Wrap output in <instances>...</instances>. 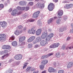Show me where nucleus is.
Segmentation results:
<instances>
[{"mask_svg": "<svg viewBox=\"0 0 73 73\" xmlns=\"http://www.w3.org/2000/svg\"><path fill=\"white\" fill-rule=\"evenodd\" d=\"M48 43L47 42L45 41V40H42L40 42V44L41 46H45V45L46 44H48Z\"/></svg>", "mask_w": 73, "mask_h": 73, "instance_id": "obj_10", "label": "nucleus"}, {"mask_svg": "<svg viewBox=\"0 0 73 73\" xmlns=\"http://www.w3.org/2000/svg\"><path fill=\"white\" fill-rule=\"evenodd\" d=\"M15 36H12L10 38L9 40V42H12V40H15Z\"/></svg>", "mask_w": 73, "mask_h": 73, "instance_id": "obj_23", "label": "nucleus"}, {"mask_svg": "<svg viewBox=\"0 0 73 73\" xmlns=\"http://www.w3.org/2000/svg\"><path fill=\"white\" fill-rule=\"evenodd\" d=\"M41 73H46V70L43 71Z\"/></svg>", "mask_w": 73, "mask_h": 73, "instance_id": "obj_57", "label": "nucleus"}, {"mask_svg": "<svg viewBox=\"0 0 73 73\" xmlns=\"http://www.w3.org/2000/svg\"><path fill=\"white\" fill-rule=\"evenodd\" d=\"M72 49V46L70 47H67L66 48V49L67 50L68 49Z\"/></svg>", "mask_w": 73, "mask_h": 73, "instance_id": "obj_53", "label": "nucleus"}, {"mask_svg": "<svg viewBox=\"0 0 73 73\" xmlns=\"http://www.w3.org/2000/svg\"><path fill=\"white\" fill-rule=\"evenodd\" d=\"M37 25H38V26H41L42 25V23L41 22L39 21H38Z\"/></svg>", "mask_w": 73, "mask_h": 73, "instance_id": "obj_36", "label": "nucleus"}, {"mask_svg": "<svg viewBox=\"0 0 73 73\" xmlns=\"http://www.w3.org/2000/svg\"><path fill=\"white\" fill-rule=\"evenodd\" d=\"M8 50H5L4 52V53H8Z\"/></svg>", "mask_w": 73, "mask_h": 73, "instance_id": "obj_55", "label": "nucleus"}, {"mask_svg": "<svg viewBox=\"0 0 73 73\" xmlns=\"http://www.w3.org/2000/svg\"><path fill=\"white\" fill-rule=\"evenodd\" d=\"M58 18H61V16L63 15V11L62 10H60L58 11Z\"/></svg>", "mask_w": 73, "mask_h": 73, "instance_id": "obj_15", "label": "nucleus"}, {"mask_svg": "<svg viewBox=\"0 0 73 73\" xmlns=\"http://www.w3.org/2000/svg\"><path fill=\"white\" fill-rule=\"evenodd\" d=\"M54 48H57V47H58L59 45H60V44L58 43H54Z\"/></svg>", "mask_w": 73, "mask_h": 73, "instance_id": "obj_26", "label": "nucleus"}, {"mask_svg": "<svg viewBox=\"0 0 73 73\" xmlns=\"http://www.w3.org/2000/svg\"><path fill=\"white\" fill-rule=\"evenodd\" d=\"M40 47V46H39V45L36 44L35 46L34 47V48H38V47Z\"/></svg>", "mask_w": 73, "mask_h": 73, "instance_id": "obj_41", "label": "nucleus"}, {"mask_svg": "<svg viewBox=\"0 0 73 73\" xmlns=\"http://www.w3.org/2000/svg\"><path fill=\"white\" fill-rule=\"evenodd\" d=\"M23 58V56L21 54H18V55H16L14 57V58L16 60H21Z\"/></svg>", "mask_w": 73, "mask_h": 73, "instance_id": "obj_2", "label": "nucleus"}, {"mask_svg": "<svg viewBox=\"0 0 73 73\" xmlns=\"http://www.w3.org/2000/svg\"><path fill=\"white\" fill-rule=\"evenodd\" d=\"M40 13L39 11H37L36 12H35L34 14L33 15V18H37L38 17V14Z\"/></svg>", "mask_w": 73, "mask_h": 73, "instance_id": "obj_11", "label": "nucleus"}, {"mask_svg": "<svg viewBox=\"0 0 73 73\" xmlns=\"http://www.w3.org/2000/svg\"><path fill=\"white\" fill-rule=\"evenodd\" d=\"M13 70L11 69H9V72H13Z\"/></svg>", "mask_w": 73, "mask_h": 73, "instance_id": "obj_52", "label": "nucleus"}, {"mask_svg": "<svg viewBox=\"0 0 73 73\" xmlns=\"http://www.w3.org/2000/svg\"><path fill=\"white\" fill-rule=\"evenodd\" d=\"M35 40L37 42H39L41 41V38L40 36H38L36 38Z\"/></svg>", "mask_w": 73, "mask_h": 73, "instance_id": "obj_21", "label": "nucleus"}, {"mask_svg": "<svg viewBox=\"0 0 73 73\" xmlns=\"http://www.w3.org/2000/svg\"><path fill=\"white\" fill-rule=\"evenodd\" d=\"M70 32L71 33H73V28L70 30Z\"/></svg>", "mask_w": 73, "mask_h": 73, "instance_id": "obj_64", "label": "nucleus"}, {"mask_svg": "<svg viewBox=\"0 0 73 73\" xmlns=\"http://www.w3.org/2000/svg\"><path fill=\"white\" fill-rule=\"evenodd\" d=\"M73 7V4H70L69 5H66L64 6V8L65 9H70L71 8H72Z\"/></svg>", "mask_w": 73, "mask_h": 73, "instance_id": "obj_6", "label": "nucleus"}, {"mask_svg": "<svg viewBox=\"0 0 73 73\" xmlns=\"http://www.w3.org/2000/svg\"><path fill=\"white\" fill-rule=\"evenodd\" d=\"M31 32L32 34H35V32H36V29H35V27L33 26L31 29Z\"/></svg>", "mask_w": 73, "mask_h": 73, "instance_id": "obj_19", "label": "nucleus"}, {"mask_svg": "<svg viewBox=\"0 0 73 73\" xmlns=\"http://www.w3.org/2000/svg\"><path fill=\"white\" fill-rule=\"evenodd\" d=\"M2 47L3 49H11L10 46L8 45H3Z\"/></svg>", "mask_w": 73, "mask_h": 73, "instance_id": "obj_7", "label": "nucleus"}, {"mask_svg": "<svg viewBox=\"0 0 73 73\" xmlns=\"http://www.w3.org/2000/svg\"><path fill=\"white\" fill-rule=\"evenodd\" d=\"M21 44L22 45H25V42H22Z\"/></svg>", "mask_w": 73, "mask_h": 73, "instance_id": "obj_58", "label": "nucleus"}, {"mask_svg": "<svg viewBox=\"0 0 73 73\" xmlns=\"http://www.w3.org/2000/svg\"><path fill=\"white\" fill-rule=\"evenodd\" d=\"M5 55L6 57H8V56H9V54L8 53H7L6 54H5Z\"/></svg>", "mask_w": 73, "mask_h": 73, "instance_id": "obj_54", "label": "nucleus"}, {"mask_svg": "<svg viewBox=\"0 0 73 73\" xmlns=\"http://www.w3.org/2000/svg\"><path fill=\"white\" fill-rule=\"evenodd\" d=\"M19 4L21 5H23L26 4V2L25 1H21L19 2Z\"/></svg>", "mask_w": 73, "mask_h": 73, "instance_id": "obj_25", "label": "nucleus"}, {"mask_svg": "<svg viewBox=\"0 0 73 73\" xmlns=\"http://www.w3.org/2000/svg\"><path fill=\"white\" fill-rule=\"evenodd\" d=\"M12 44L13 46H16L17 45V42L16 41H13L12 42Z\"/></svg>", "mask_w": 73, "mask_h": 73, "instance_id": "obj_20", "label": "nucleus"}, {"mask_svg": "<svg viewBox=\"0 0 73 73\" xmlns=\"http://www.w3.org/2000/svg\"><path fill=\"white\" fill-rule=\"evenodd\" d=\"M29 4L30 5H33V2H29Z\"/></svg>", "mask_w": 73, "mask_h": 73, "instance_id": "obj_48", "label": "nucleus"}, {"mask_svg": "<svg viewBox=\"0 0 73 73\" xmlns=\"http://www.w3.org/2000/svg\"><path fill=\"white\" fill-rule=\"evenodd\" d=\"M48 62L46 59L44 60H43L41 62V63L42 64V65H45L46 64H47V63Z\"/></svg>", "mask_w": 73, "mask_h": 73, "instance_id": "obj_18", "label": "nucleus"}, {"mask_svg": "<svg viewBox=\"0 0 73 73\" xmlns=\"http://www.w3.org/2000/svg\"><path fill=\"white\" fill-rule=\"evenodd\" d=\"M48 55H43L41 57V60H42L44 58H48Z\"/></svg>", "mask_w": 73, "mask_h": 73, "instance_id": "obj_28", "label": "nucleus"}, {"mask_svg": "<svg viewBox=\"0 0 73 73\" xmlns=\"http://www.w3.org/2000/svg\"><path fill=\"white\" fill-rule=\"evenodd\" d=\"M40 68L41 69H43L44 68V67H45V65H41L39 66Z\"/></svg>", "mask_w": 73, "mask_h": 73, "instance_id": "obj_37", "label": "nucleus"}, {"mask_svg": "<svg viewBox=\"0 0 73 73\" xmlns=\"http://www.w3.org/2000/svg\"><path fill=\"white\" fill-rule=\"evenodd\" d=\"M73 65V62H70L67 64V67L68 69L70 68Z\"/></svg>", "mask_w": 73, "mask_h": 73, "instance_id": "obj_16", "label": "nucleus"}, {"mask_svg": "<svg viewBox=\"0 0 73 73\" xmlns=\"http://www.w3.org/2000/svg\"><path fill=\"white\" fill-rule=\"evenodd\" d=\"M15 35H17V36L19 35V31L17 30L15 31Z\"/></svg>", "mask_w": 73, "mask_h": 73, "instance_id": "obj_35", "label": "nucleus"}, {"mask_svg": "<svg viewBox=\"0 0 73 73\" xmlns=\"http://www.w3.org/2000/svg\"><path fill=\"white\" fill-rule=\"evenodd\" d=\"M7 22L5 21H3V22H0V25H1L3 28L5 27V26L7 25Z\"/></svg>", "mask_w": 73, "mask_h": 73, "instance_id": "obj_12", "label": "nucleus"}, {"mask_svg": "<svg viewBox=\"0 0 73 73\" xmlns=\"http://www.w3.org/2000/svg\"><path fill=\"white\" fill-rule=\"evenodd\" d=\"M18 12V11L16 9H14L12 11L11 15H12V16H16V14H17Z\"/></svg>", "mask_w": 73, "mask_h": 73, "instance_id": "obj_5", "label": "nucleus"}, {"mask_svg": "<svg viewBox=\"0 0 73 73\" xmlns=\"http://www.w3.org/2000/svg\"><path fill=\"white\" fill-rule=\"evenodd\" d=\"M17 9L19 11H21V7L18 6L17 7Z\"/></svg>", "mask_w": 73, "mask_h": 73, "instance_id": "obj_40", "label": "nucleus"}, {"mask_svg": "<svg viewBox=\"0 0 73 73\" xmlns=\"http://www.w3.org/2000/svg\"><path fill=\"white\" fill-rule=\"evenodd\" d=\"M18 28L19 29H22V28H23V26H22L21 25L19 26H18Z\"/></svg>", "mask_w": 73, "mask_h": 73, "instance_id": "obj_46", "label": "nucleus"}, {"mask_svg": "<svg viewBox=\"0 0 73 73\" xmlns=\"http://www.w3.org/2000/svg\"><path fill=\"white\" fill-rule=\"evenodd\" d=\"M44 7H45L44 3H40V9L44 8Z\"/></svg>", "mask_w": 73, "mask_h": 73, "instance_id": "obj_24", "label": "nucleus"}, {"mask_svg": "<svg viewBox=\"0 0 73 73\" xmlns=\"http://www.w3.org/2000/svg\"><path fill=\"white\" fill-rule=\"evenodd\" d=\"M70 37L69 36L67 38V40H69L70 39Z\"/></svg>", "mask_w": 73, "mask_h": 73, "instance_id": "obj_60", "label": "nucleus"}, {"mask_svg": "<svg viewBox=\"0 0 73 73\" xmlns=\"http://www.w3.org/2000/svg\"><path fill=\"white\" fill-rule=\"evenodd\" d=\"M50 48H54V44L53 43L51 44L49 47Z\"/></svg>", "mask_w": 73, "mask_h": 73, "instance_id": "obj_39", "label": "nucleus"}, {"mask_svg": "<svg viewBox=\"0 0 73 73\" xmlns=\"http://www.w3.org/2000/svg\"><path fill=\"white\" fill-rule=\"evenodd\" d=\"M28 64V63H25L24 64V66L23 67V69H24L25 68H27V65Z\"/></svg>", "mask_w": 73, "mask_h": 73, "instance_id": "obj_34", "label": "nucleus"}, {"mask_svg": "<svg viewBox=\"0 0 73 73\" xmlns=\"http://www.w3.org/2000/svg\"><path fill=\"white\" fill-rule=\"evenodd\" d=\"M35 20L33 19H30L27 20L28 22H33V21H35Z\"/></svg>", "mask_w": 73, "mask_h": 73, "instance_id": "obj_32", "label": "nucleus"}, {"mask_svg": "<svg viewBox=\"0 0 73 73\" xmlns=\"http://www.w3.org/2000/svg\"><path fill=\"white\" fill-rule=\"evenodd\" d=\"M64 72L63 70H60L58 71V73H64Z\"/></svg>", "mask_w": 73, "mask_h": 73, "instance_id": "obj_45", "label": "nucleus"}, {"mask_svg": "<svg viewBox=\"0 0 73 73\" xmlns=\"http://www.w3.org/2000/svg\"><path fill=\"white\" fill-rule=\"evenodd\" d=\"M53 20H54L53 18H51L50 19H49L47 22L48 24H49L50 23H52L53 22Z\"/></svg>", "mask_w": 73, "mask_h": 73, "instance_id": "obj_22", "label": "nucleus"}, {"mask_svg": "<svg viewBox=\"0 0 73 73\" xmlns=\"http://www.w3.org/2000/svg\"><path fill=\"white\" fill-rule=\"evenodd\" d=\"M53 54H54V53L52 52L48 54L47 55L48 56V57H49V56H52V55H53Z\"/></svg>", "mask_w": 73, "mask_h": 73, "instance_id": "obj_38", "label": "nucleus"}, {"mask_svg": "<svg viewBox=\"0 0 73 73\" xmlns=\"http://www.w3.org/2000/svg\"><path fill=\"white\" fill-rule=\"evenodd\" d=\"M48 72L50 73H52L53 72H55L56 70L52 67H49V69H48Z\"/></svg>", "mask_w": 73, "mask_h": 73, "instance_id": "obj_17", "label": "nucleus"}, {"mask_svg": "<svg viewBox=\"0 0 73 73\" xmlns=\"http://www.w3.org/2000/svg\"><path fill=\"white\" fill-rule=\"evenodd\" d=\"M25 9V7H21V11H24Z\"/></svg>", "mask_w": 73, "mask_h": 73, "instance_id": "obj_47", "label": "nucleus"}, {"mask_svg": "<svg viewBox=\"0 0 73 73\" xmlns=\"http://www.w3.org/2000/svg\"><path fill=\"white\" fill-rule=\"evenodd\" d=\"M30 8L29 7H27L26 8V11H28L29 9Z\"/></svg>", "mask_w": 73, "mask_h": 73, "instance_id": "obj_51", "label": "nucleus"}, {"mask_svg": "<svg viewBox=\"0 0 73 73\" xmlns=\"http://www.w3.org/2000/svg\"><path fill=\"white\" fill-rule=\"evenodd\" d=\"M30 71V70H29L27 68L26 70V72H29Z\"/></svg>", "mask_w": 73, "mask_h": 73, "instance_id": "obj_56", "label": "nucleus"}, {"mask_svg": "<svg viewBox=\"0 0 73 73\" xmlns=\"http://www.w3.org/2000/svg\"><path fill=\"white\" fill-rule=\"evenodd\" d=\"M28 33L29 34H32V31H31V30H28Z\"/></svg>", "mask_w": 73, "mask_h": 73, "instance_id": "obj_44", "label": "nucleus"}, {"mask_svg": "<svg viewBox=\"0 0 73 73\" xmlns=\"http://www.w3.org/2000/svg\"><path fill=\"white\" fill-rule=\"evenodd\" d=\"M3 54H4V52H3V51H0V55H3Z\"/></svg>", "mask_w": 73, "mask_h": 73, "instance_id": "obj_49", "label": "nucleus"}, {"mask_svg": "<svg viewBox=\"0 0 73 73\" xmlns=\"http://www.w3.org/2000/svg\"><path fill=\"white\" fill-rule=\"evenodd\" d=\"M56 56L57 58L60 57V54L59 53H57L56 54Z\"/></svg>", "mask_w": 73, "mask_h": 73, "instance_id": "obj_30", "label": "nucleus"}, {"mask_svg": "<svg viewBox=\"0 0 73 73\" xmlns=\"http://www.w3.org/2000/svg\"><path fill=\"white\" fill-rule=\"evenodd\" d=\"M6 35L5 34H0V41H5L6 40Z\"/></svg>", "mask_w": 73, "mask_h": 73, "instance_id": "obj_1", "label": "nucleus"}, {"mask_svg": "<svg viewBox=\"0 0 73 73\" xmlns=\"http://www.w3.org/2000/svg\"><path fill=\"white\" fill-rule=\"evenodd\" d=\"M0 8L3 9L4 8V5L2 4H0Z\"/></svg>", "mask_w": 73, "mask_h": 73, "instance_id": "obj_43", "label": "nucleus"}, {"mask_svg": "<svg viewBox=\"0 0 73 73\" xmlns=\"http://www.w3.org/2000/svg\"><path fill=\"white\" fill-rule=\"evenodd\" d=\"M12 11V9L10 8L9 10V12H11Z\"/></svg>", "mask_w": 73, "mask_h": 73, "instance_id": "obj_62", "label": "nucleus"}, {"mask_svg": "<svg viewBox=\"0 0 73 73\" xmlns=\"http://www.w3.org/2000/svg\"><path fill=\"white\" fill-rule=\"evenodd\" d=\"M60 21V19H58L56 21V24H59Z\"/></svg>", "mask_w": 73, "mask_h": 73, "instance_id": "obj_42", "label": "nucleus"}, {"mask_svg": "<svg viewBox=\"0 0 73 73\" xmlns=\"http://www.w3.org/2000/svg\"><path fill=\"white\" fill-rule=\"evenodd\" d=\"M26 38L25 36H23L20 37L19 39V42L21 43L22 42H23L25 40Z\"/></svg>", "mask_w": 73, "mask_h": 73, "instance_id": "obj_13", "label": "nucleus"}, {"mask_svg": "<svg viewBox=\"0 0 73 73\" xmlns=\"http://www.w3.org/2000/svg\"><path fill=\"white\" fill-rule=\"evenodd\" d=\"M39 72L37 70L36 71H34L33 72V73H38Z\"/></svg>", "mask_w": 73, "mask_h": 73, "instance_id": "obj_61", "label": "nucleus"}, {"mask_svg": "<svg viewBox=\"0 0 73 73\" xmlns=\"http://www.w3.org/2000/svg\"><path fill=\"white\" fill-rule=\"evenodd\" d=\"M40 3H38L36 5V7L40 8Z\"/></svg>", "mask_w": 73, "mask_h": 73, "instance_id": "obj_33", "label": "nucleus"}, {"mask_svg": "<svg viewBox=\"0 0 73 73\" xmlns=\"http://www.w3.org/2000/svg\"><path fill=\"white\" fill-rule=\"evenodd\" d=\"M35 36H32L30 37L28 40L27 42H32L35 40Z\"/></svg>", "mask_w": 73, "mask_h": 73, "instance_id": "obj_9", "label": "nucleus"}, {"mask_svg": "<svg viewBox=\"0 0 73 73\" xmlns=\"http://www.w3.org/2000/svg\"><path fill=\"white\" fill-rule=\"evenodd\" d=\"M33 46V44H29L28 45V48L30 49V48H31L32 46Z\"/></svg>", "mask_w": 73, "mask_h": 73, "instance_id": "obj_31", "label": "nucleus"}, {"mask_svg": "<svg viewBox=\"0 0 73 73\" xmlns=\"http://www.w3.org/2000/svg\"><path fill=\"white\" fill-rule=\"evenodd\" d=\"M65 47H66V46L65 45H64L63 46V49H65Z\"/></svg>", "mask_w": 73, "mask_h": 73, "instance_id": "obj_63", "label": "nucleus"}, {"mask_svg": "<svg viewBox=\"0 0 73 73\" xmlns=\"http://www.w3.org/2000/svg\"><path fill=\"white\" fill-rule=\"evenodd\" d=\"M41 32H42V29H38L36 32V34L37 36H39L41 34Z\"/></svg>", "mask_w": 73, "mask_h": 73, "instance_id": "obj_14", "label": "nucleus"}, {"mask_svg": "<svg viewBox=\"0 0 73 73\" xmlns=\"http://www.w3.org/2000/svg\"><path fill=\"white\" fill-rule=\"evenodd\" d=\"M66 29V28L64 27V26H62L59 28V32H63Z\"/></svg>", "mask_w": 73, "mask_h": 73, "instance_id": "obj_8", "label": "nucleus"}, {"mask_svg": "<svg viewBox=\"0 0 73 73\" xmlns=\"http://www.w3.org/2000/svg\"><path fill=\"white\" fill-rule=\"evenodd\" d=\"M48 36V33H47V31H46L45 32H44L43 33H42V35L41 36V38L42 39H45Z\"/></svg>", "mask_w": 73, "mask_h": 73, "instance_id": "obj_4", "label": "nucleus"}, {"mask_svg": "<svg viewBox=\"0 0 73 73\" xmlns=\"http://www.w3.org/2000/svg\"><path fill=\"white\" fill-rule=\"evenodd\" d=\"M54 35V34H53L51 33L48 36L51 38H52L53 37V36Z\"/></svg>", "mask_w": 73, "mask_h": 73, "instance_id": "obj_29", "label": "nucleus"}, {"mask_svg": "<svg viewBox=\"0 0 73 73\" xmlns=\"http://www.w3.org/2000/svg\"><path fill=\"white\" fill-rule=\"evenodd\" d=\"M54 8V5L53 3L50 4L48 6V8L49 11H52Z\"/></svg>", "mask_w": 73, "mask_h": 73, "instance_id": "obj_3", "label": "nucleus"}, {"mask_svg": "<svg viewBox=\"0 0 73 73\" xmlns=\"http://www.w3.org/2000/svg\"><path fill=\"white\" fill-rule=\"evenodd\" d=\"M21 13H22V12L20 11V12H19L18 13H17V14L18 15H20V14H21Z\"/></svg>", "mask_w": 73, "mask_h": 73, "instance_id": "obj_59", "label": "nucleus"}, {"mask_svg": "<svg viewBox=\"0 0 73 73\" xmlns=\"http://www.w3.org/2000/svg\"><path fill=\"white\" fill-rule=\"evenodd\" d=\"M51 40V38L47 36V37L45 39V41H50Z\"/></svg>", "mask_w": 73, "mask_h": 73, "instance_id": "obj_27", "label": "nucleus"}, {"mask_svg": "<svg viewBox=\"0 0 73 73\" xmlns=\"http://www.w3.org/2000/svg\"><path fill=\"white\" fill-rule=\"evenodd\" d=\"M37 42L36 41V39L35 40H34L33 42V44H36Z\"/></svg>", "mask_w": 73, "mask_h": 73, "instance_id": "obj_50", "label": "nucleus"}]
</instances>
